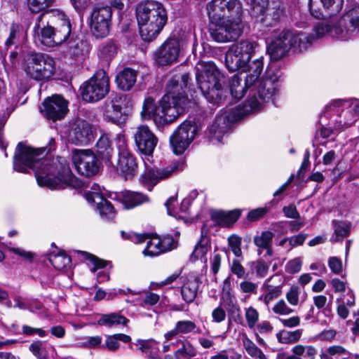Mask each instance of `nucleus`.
Masks as SVG:
<instances>
[{"instance_id": "1", "label": "nucleus", "mask_w": 359, "mask_h": 359, "mask_svg": "<svg viewBox=\"0 0 359 359\" xmlns=\"http://www.w3.org/2000/svg\"><path fill=\"white\" fill-rule=\"evenodd\" d=\"M45 148L34 149L19 142L13 156V169L26 173L32 169L40 187L64 189L82 187V182L72 172L64 157H43Z\"/></svg>"}, {"instance_id": "2", "label": "nucleus", "mask_w": 359, "mask_h": 359, "mask_svg": "<svg viewBox=\"0 0 359 359\" xmlns=\"http://www.w3.org/2000/svg\"><path fill=\"white\" fill-rule=\"evenodd\" d=\"M188 74H174L168 81L166 93L160 104L149 97L144 100L141 115L144 119L152 118L156 126L160 130L165 125L173 122L189 102L185 95L184 87H187Z\"/></svg>"}, {"instance_id": "3", "label": "nucleus", "mask_w": 359, "mask_h": 359, "mask_svg": "<svg viewBox=\"0 0 359 359\" xmlns=\"http://www.w3.org/2000/svg\"><path fill=\"white\" fill-rule=\"evenodd\" d=\"M135 15L142 40L152 41L160 34L168 21L163 4L158 1L147 0L139 3Z\"/></svg>"}, {"instance_id": "4", "label": "nucleus", "mask_w": 359, "mask_h": 359, "mask_svg": "<svg viewBox=\"0 0 359 359\" xmlns=\"http://www.w3.org/2000/svg\"><path fill=\"white\" fill-rule=\"evenodd\" d=\"M313 39L307 33L295 29L276 30L267 45V52L272 60H278L290 50L301 53L307 50Z\"/></svg>"}, {"instance_id": "5", "label": "nucleus", "mask_w": 359, "mask_h": 359, "mask_svg": "<svg viewBox=\"0 0 359 359\" xmlns=\"http://www.w3.org/2000/svg\"><path fill=\"white\" fill-rule=\"evenodd\" d=\"M198 89L208 102L219 104L224 100L226 91L221 84L222 74L212 62H198L195 67Z\"/></svg>"}, {"instance_id": "6", "label": "nucleus", "mask_w": 359, "mask_h": 359, "mask_svg": "<svg viewBox=\"0 0 359 359\" xmlns=\"http://www.w3.org/2000/svg\"><path fill=\"white\" fill-rule=\"evenodd\" d=\"M246 67L243 68L242 72H248L245 76V86L255 88L257 95L262 101L273 102V97L279 92V78L281 74L277 70V73L273 76L269 75V78L262 80L260 77L263 69V57L255 59L245 62Z\"/></svg>"}, {"instance_id": "7", "label": "nucleus", "mask_w": 359, "mask_h": 359, "mask_svg": "<svg viewBox=\"0 0 359 359\" xmlns=\"http://www.w3.org/2000/svg\"><path fill=\"white\" fill-rule=\"evenodd\" d=\"M258 105L257 100L253 97L243 109L230 108L222 111L208 128L209 141L213 144L221 142L224 135L231 130L232 124L250 114Z\"/></svg>"}, {"instance_id": "8", "label": "nucleus", "mask_w": 359, "mask_h": 359, "mask_svg": "<svg viewBox=\"0 0 359 359\" xmlns=\"http://www.w3.org/2000/svg\"><path fill=\"white\" fill-rule=\"evenodd\" d=\"M22 68L29 79L47 81L55 72V62L53 57L41 53H30L25 56Z\"/></svg>"}, {"instance_id": "9", "label": "nucleus", "mask_w": 359, "mask_h": 359, "mask_svg": "<svg viewBox=\"0 0 359 359\" xmlns=\"http://www.w3.org/2000/svg\"><path fill=\"white\" fill-rule=\"evenodd\" d=\"M81 95L86 102L103 99L109 91V79L104 71H99L80 87Z\"/></svg>"}, {"instance_id": "10", "label": "nucleus", "mask_w": 359, "mask_h": 359, "mask_svg": "<svg viewBox=\"0 0 359 359\" xmlns=\"http://www.w3.org/2000/svg\"><path fill=\"white\" fill-rule=\"evenodd\" d=\"M112 9L111 6L97 4L95 6L88 18L90 32L97 39L108 36L111 25Z\"/></svg>"}, {"instance_id": "11", "label": "nucleus", "mask_w": 359, "mask_h": 359, "mask_svg": "<svg viewBox=\"0 0 359 359\" xmlns=\"http://www.w3.org/2000/svg\"><path fill=\"white\" fill-rule=\"evenodd\" d=\"M72 160L75 168L82 175L90 177L99 173L101 160L90 149H74Z\"/></svg>"}, {"instance_id": "12", "label": "nucleus", "mask_w": 359, "mask_h": 359, "mask_svg": "<svg viewBox=\"0 0 359 359\" xmlns=\"http://www.w3.org/2000/svg\"><path fill=\"white\" fill-rule=\"evenodd\" d=\"M332 33L337 39L348 40L359 32V6L348 9L335 24Z\"/></svg>"}, {"instance_id": "13", "label": "nucleus", "mask_w": 359, "mask_h": 359, "mask_svg": "<svg viewBox=\"0 0 359 359\" xmlns=\"http://www.w3.org/2000/svg\"><path fill=\"white\" fill-rule=\"evenodd\" d=\"M198 133V126L191 121H184L174 131L170 137L173 152L182 154L189 147Z\"/></svg>"}, {"instance_id": "14", "label": "nucleus", "mask_w": 359, "mask_h": 359, "mask_svg": "<svg viewBox=\"0 0 359 359\" xmlns=\"http://www.w3.org/2000/svg\"><path fill=\"white\" fill-rule=\"evenodd\" d=\"M184 166L183 161H176L161 169L147 168L140 175L139 182L148 191H151L159 181L167 179L172 173L183 170Z\"/></svg>"}, {"instance_id": "15", "label": "nucleus", "mask_w": 359, "mask_h": 359, "mask_svg": "<svg viewBox=\"0 0 359 359\" xmlns=\"http://www.w3.org/2000/svg\"><path fill=\"white\" fill-rule=\"evenodd\" d=\"M243 24L240 18L226 20L215 27L210 28L212 39L219 43H226L236 40L243 32Z\"/></svg>"}, {"instance_id": "16", "label": "nucleus", "mask_w": 359, "mask_h": 359, "mask_svg": "<svg viewBox=\"0 0 359 359\" xmlns=\"http://www.w3.org/2000/svg\"><path fill=\"white\" fill-rule=\"evenodd\" d=\"M210 17L222 18H240L242 5L238 0H212L207 6Z\"/></svg>"}, {"instance_id": "17", "label": "nucleus", "mask_w": 359, "mask_h": 359, "mask_svg": "<svg viewBox=\"0 0 359 359\" xmlns=\"http://www.w3.org/2000/svg\"><path fill=\"white\" fill-rule=\"evenodd\" d=\"M128 100V95L112 93L102 105L103 116L105 120L116 124L125 121L123 106Z\"/></svg>"}, {"instance_id": "18", "label": "nucleus", "mask_w": 359, "mask_h": 359, "mask_svg": "<svg viewBox=\"0 0 359 359\" xmlns=\"http://www.w3.org/2000/svg\"><path fill=\"white\" fill-rule=\"evenodd\" d=\"M180 53V41L168 39L154 53V60L158 66L171 65L178 60Z\"/></svg>"}, {"instance_id": "19", "label": "nucleus", "mask_w": 359, "mask_h": 359, "mask_svg": "<svg viewBox=\"0 0 359 359\" xmlns=\"http://www.w3.org/2000/svg\"><path fill=\"white\" fill-rule=\"evenodd\" d=\"M135 144L137 151L147 156H151L158 143V138L146 125H140L133 132Z\"/></svg>"}, {"instance_id": "20", "label": "nucleus", "mask_w": 359, "mask_h": 359, "mask_svg": "<svg viewBox=\"0 0 359 359\" xmlns=\"http://www.w3.org/2000/svg\"><path fill=\"white\" fill-rule=\"evenodd\" d=\"M344 0H309L311 14L317 19L331 18L339 13Z\"/></svg>"}, {"instance_id": "21", "label": "nucleus", "mask_w": 359, "mask_h": 359, "mask_svg": "<svg viewBox=\"0 0 359 359\" xmlns=\"http://www.w3.org/2000/svg\"><path fill=\"white\" fill-rule=\"evenodd\" d=\"M96 128L86 120H78L70 132L69 137L76 145L85 146L94 141Z\"/></svg>"}, {"instance_id": "22", "label": "nucleus", "mask_w": 359, "mask_h": 359, "mask_svg": "<svg viewBox=\"0 0 359 359\" xmlns=\"http://www.w3.org/2000/svg\"><path fill=\"white\" fill-rule=\"evenodd\" d=\"M67 107L68 102L61 95H55L44 100L41 111L47 118L55 121L65 116Z\"/></svg>"}, {"instance_id": "23", "label": "nucleus", "mask_w": 359, "mask_h": 359, "mask_svg": "<svg viewBox=\"0 0 359 359\" xmlns=\"http://www.w3.org/2000/svg\"><path fill=\"white\" fill-rule=\"evenodd\" d=\"M242 74H234L230 81H229V90L231 96L235 98L236 100H238L241 99L246 90H250L249 93V98L246 101V102L243 104V107H241L240 105L235 107L234 108H238V109H243L247 104L249 103V100L255 97L259 105L256 109H254L251 113L255 112L256 111H258L262 106V103L264 102L261 100H259V97H257V93L255 90V88H248L245 86V84L243 86L241 85V82L243 81V78L241 77Z\"/></svg>"}, {"instance_id": "24", "label": "nucleus", "mask_w": 359, "mask_h": 359, "mask_svg": "<svg viewBox=\"0 0 359 359\" xmlns=\"http://www.w3.org/2000/svg\"><path fill=\"white\" fill-rule=\"evenodd\" d=\"M117 171L126 180H131L137 173L138 165L133 154L118 157Z\"/></svg>"}, {"instance_id": "25", "label": "nucleus", "mask_w": 359, "mask_h": 359, "mask_svg": "<svg viewBox=\"0 0 359 359\" xmlns=\"http://www.w3.org/2000/svg\"><path fill=\"white\" fill-rule=\"evenodd\" d=\"M95 151L97 156L107 165H111V158L114 154V148L109 135L107 133L101 135L98 139Z\"/></svg>"}, {"instance_id": "26", "label": "nucleus", "mask_w": 359, "mask_h": 359, "mask_svg": "<svg viewBox=\"0 0 359 359\" xmlns=\"http://www.w3.org/2000/svg\"><path fill=\"white\" fill-rule=\"evenodd\" d=\"M284 8L280 0H269L264 17H262V23L265 26L276 25L283 15Z\"/></svg>"}, {"instance_id": "27", "label": "nucleus", "mask_w": 359, "mask_h": 359, "mask_svg": "<svg viewBox=\"0 0 359 359\" xmlns=\"http://www.w3.org/2000/svg\"><path fill=\"white\" fill-rule=\"evenodd\" d=\"M292 354L288 355L285 352L277 354L276 359H315L317 350L313 346H303L298 344L292 348Z\"/></svg>"}, {"instance_id": "28", "label": "nucleus", "mask_w": 359, "mask_h": 359, "mask_svg": "<svg viewBox=\"0 0 359 359\" xmlns=\"http://www.w3.org/2000/svg\"><path fill=\"white\" fill-rule=\"evenodd\" d=\"M258 44L257 42L250 40H241V41L231 45L230 47L235 53L240 57V58L245 63L249 62L252 55L255 54Z\"/></svg>"}, {"instance_id": "29", "label": "nucleus", "mask_w": 359, "mask_h": 359, "mask_svg": "<svg viewBox=\"0 0 359 359\" xmlns=\"http://www.w3.org/2000/svg\"><path fill=\"white\" fill-rule=\"evenodd\" d=\"M118 197L126 209L133 208L149 202L147 195L138 191H124L120 193Z\"/></svg>"}, {"instance_id": "30", "label": "nucleus", "mask_w": 359, "mask_h": 359, "mask_svg": "<svg viewBox=\"0 0 359 359\" xmlns=\"http://www.w3.org/2000/svg\"><path fill=\"white\" fill-rule=\"evenodd\" d=\"M190 333H201V330L194 321L184 320L176 323L175 327L164 334L166 341H170L179 334H187Z\"/></svg>"}, {"instance_id": "31", "label": "nucleus", "mask_w": 359, "mask_h": 359, "mask_svg": "<svg viewBox=\"0 0 359 359\" xmlns=\"http://www.w3.org/2000/svg\"><path fill=\"white\" fill-rule=\"evenodd\" d=\"M137 76V71L126 67L116 74L115 82L119 89L123 91H128L136 83Z\"/></svg>"}, {"instance_id": "32", "label": "nucleus", "mask_w": 359, "mask_h": 359, "mask_svg": "<svg viewBox=\"0 0 359 359\" xmlns=\"http://www.w3.org/2000/svg\"><path fill=\"white\" fill-rule=\"evenodd\" d=\"M333 107H346V110L342 111V114L345 117L347 114H351L352 118L351 120H344L343 125L345 128H348L352 125L353 122L356 121V117L359 116V101L358 100H338L333 102Z\"/></svg>"}, {"instance_id": "33", "label": "nucleus", "mask_w": 359, "mask_h": 359, "mask_svg": "<svg viewBox=\"0 0 359 359\" xmlns=\"http://www.w3.org/2000/svg\"><path fill=\"white\" fill-rule=\"evenodd\" d=\"M73 39L72 33V25L69 18L65 14H62L60 18V23L54 28L53 39L55 46L60 45L66 41L68 39Z\"/></svg>"}, {"instance_id": "34", "label": "nucleus", "mask_w": 359, "mask_h": 359, "mask_svg": "<svg viewBox=\"0 0 359 359\" xmlns=\"http://www.w3.org/2000/svg\"><path fill=\"white\" fill-rule=\"evenodd\" d=\"M241 215L238 210L229 212L213 210L210 213L211 219L220 226H228L236 222Z\"/></svg>"}, {"instance_id": "35", "label": "nucleus", "mask_w": 359, "mask_h": 359, "mask_svg": "<svg viewBox=\"0 0 359 359\" xmlns=\"http://www.w3.org/2000/svg\"><path fill=\"white\" fill-rule=\"evenodd\" d=\"M129 320L120 313H110L102 314L97 320L98 325L108 327H116L118 325L126 326Z\"/></svg>"}, {"instance_id": "36", "label": "nucleus", "mask_w": 359, "mask_h": 359, "mask_svg": "<svg viewBox=\"0 0 359 359\" xmlns=\"http://www.w3.org/2000/svg\"><path fill=\"white\" fill-rule=\"evenodd\" d=\"M273 278V276L266 280L263 285V287L265 289V294L259 296L258 298L259 300L264 302L267 306L271 301L277 299L282 294V285L273 286L269 284Z\"/></svg>"}, {"instance_id": "37", "label": "nucleus", "mask_w": 359, "mask_h": 359, "mask_svg": "<svg viewBox=\"0 0 359 359\" xmlns=\"http://www.w3.org/2000/svg\"><path fill=\"white\" fill-rule=\"evenodd\" d=\"M117 54V46L112 40H107L102 43L97 50L99 58L109 63Z\"/></svg>"}, {"instance_id": "38", "label": "nucleus", "mask_w": 359, "mask_h": 359, "mask_svg": "<svg viewBox=\"0 0 359 359\" xmlns=\"http://www.w3.org/2000/svg\"><path fill=\"white\" fill-rule=\"evenodd\" d=\"M199 282L196 278L188 280L181 288V294L182 299L188 304L191 303L196 299Z\"/></svg>"}, {"instance_id": "39", "label": "nucleus", "mask_w": 359, "mask_h": 359, "mask_svg": "<svg viewBox=\"0 0 359 359\" xmlns=\"http://www.w3.org/2000/svg\"><path fill=\"white\" fill-rule=\"evenodd\" d=\"M334 232L330 238L332 243L342 241L350 234V225L343 221H332Z\"/></svg>"}, {"instance_id": "40", "label": "nucleus", "mask_w": 359, "mask_h": 359, "mask_svg": "<svg viewBox=\"0 0 359 359\" xmlns=\"http://www.w3.org/2000/svg\"><path fill=\"white\" fill-rule=\"evenodd\" d=\"M269 0H250L248 1L249 13L257 20L262 22V17H264Z\"/></svg>"}, {"instance_id": "41", "label": "nucleus", "mask_w": 359, "mask_h": 359, "mask_svg": "<svg viewBox=\"0 0 359 359\" xmlns=\"http://www.w3.org/2000/svg\"><path fill=\"white\" fill-rule=\"evenodd\" d=\"M209 245V240L203 233V228L201 230V236L200 240L196 244L194 251L190 255V261L196 262L198 259H201L205 256L208 252Z\"/></svg>"}, {"instance_id": "42", "label": "nucleus", "mask_w": 359, "mask_h": 359, "mask_svg": "<svg viewBox=\"0 0 359 359\" xmlns=\"http://www.w3.org/2000/svg\"><path fill=\"white\" fill-rule=\"evenodd\" d=\"M225 65L228 70L231 72L237 70H243L246 67L245 63L240 58L236 53L230 47L225 55Z\"/></svg>"}, {"instance_id": "43", "label": "nucleus", "mask_w": 359, "mask_h": 359, "mask_svg": "<svg viewBox=\"0 0 359 359\" xmlns=\"http://www.w3.org/2000/svg\"><path fill=\"white\" fill-rule=\"evenodd\" d=\"M119 341H122L123 343H130L131 337L129 335L123 333L107 335L105 340V344L102 345V347H106L111 351H115L120 347Z\"/></svg>"}, {"instance_id": "44", "label": "nucleus", "mask_w": 359, "mask_h": 359, "mask_svg": "<svg viewBox=\"0 0 359 359\" xmlns=\"http://www.w3.org/2000/svg\"><path fill=\"white\" fill-rule=\"evenodd\" d=\"M351 353L341 346H332L328 347L320 355V359H348Z\"/></svg>"}, {"instance_id": "45", "label": "nucleus", "mask_w": 359, "mask_h": 359, "mask_svg": "<svg viewBox=\"0 0 359 359\" xmlns=\"http://www.w3.org/2000/svg\"><path fill=\"white\" fill-rule=\"evenodd\" d=\"M48 261L57 270H62L70 265L72 259L65 252H51L48 257Z\"/></svg>"}, {"instance_id": "46", "label": "nucleus", "mask_w": 359, "mask_h": 359, "mask_svg": "<svg viewBox=\"0 0 359 359\" xmlns=\"http://www.w3.org/2000/svg\"><path fill=\"white\" fill-rule=\"evenodd\" d=\"M302 332V329H298L294 331L281 330L276 334V338L281 344L295 343L299 340Z\"/></svg>"}, {"instance_id": "47", "label": "nucleus", "mask_w": 359, "mask_h": 359, "mask_svg": "<svg viewBox=\"0 0 359 359\" xmlns=\"http://www.w3.org/2000/svg\"><path fill=\"white\" fill-rule=\"evenodd\" d=\"M96 208L102 219L105 220H111L115 215V212L111 203L106 198H103V201L97 202Z\"/></svg>"}, {"instance_id": "48", "label": "nucleus", "mask_w": 359, "mask_h": 359, "mask_svg": "<svg viewBox=\"0 0 359 359\" xmlns=\"http://www.w3.org/2000/svg\"><path fill=\"white\" fill-rule=\"evenodd\" d=\"M335 27V25H330L326 22H319L313 27L314 34H309L313 37V41L316 39L323 36L325 34H329L332 37L337 39V36L333 34L332 29Z\"/></svg>"}, {"instance_id": "49", "label": "nucleus", "mask_w": 359, "mask_h": 359, "mask_svg": "<svg viewBox=\"0 0 359 359\" xmlns=\"http://www.w3.org/2000/svg\"><path fill=\"white\" fill-rule=\"evenodd\" d=\"M243 342L245 350L250 356L257 359H267L263 351L252 340L246 338Z\"/></svg>"}, {"instance_id": "50", "label": "nucleus", "mask_w": 359, "mask_h": 359, "mask_svg": "<svg viewBox=\"0 0 359 359\" xmlns=\"http://www.w3.org/2000/svg\"><path fill=\"white\" fill-rule=\"evenodd\" d=\"M54 27L47 25L41 29V34L39 35V39L44 46L47 47H54L55 41L53 39Z\"/></svg>"}, {"instance_id": "51", "label": "nucleus", "mask_w": 359, "mask_h": 359, "mask_svg": "<svg viewBox=\"0 0 359 359\" xmlns=\"http://www.w3.org/2000/svg\"><path fill=\"white\" fill-rule=\"evenodd\" d=\"M84 196L90 203H100V201H103V198H104L102 193L101 187L97 184H93L90 190L85 192Z\"/></svg>"}, {"instance_id": "52", "label": "nucleus", "mask_w": 359, "mask_h": 359, "mask_svg": "<svg viewBox=\"0 0 359 359\" xmlns=\"http://www.w3.org/2000/svg\"><path fill=\"white\" fill-rule=\"evenodd\" d=\"M273 238V233L269 231H263L260 236H257L254 238V243L259 248L258 253L259 255L261 254L260 249L269 248V245L271 244Z\"/></svg>"}, {"instance_id": "53", "label": "nucleus", "mask_w": 359, "mask_h": 359, "mask_svg": "<svg viewBox=\"0 0 359 359\" xmlns=\"http://www.w3.org/2000/svg\"><path fill=\"white\" fill-rule=\"evenodd\" d=\"M162 252L161 242L158 238L150 239L147 243L145 249L143 251V254L145 256H158Z\"/></svg>"}, {"instance_id": "54", "label": "nucleus", "mask_w": 359, "mask_h": 359, "mask_svg": "<svg viewBox=\"0 0 359 359\" xmlns=\"http://www.w3.org/2000/svg\"><path fill=\"white\" fill-rule=\"evenodd\" d=\"M242 239L236 234H232L228 238V245L233 254L238 258L243 259L241 250Z\"/></svg>"}, {"instance_id": "55", "label": "nucleus", "mask_w": 359, "mask_h": 359, "mask_svg": "<svg viewBox=\"0 0 359 359\" xmlns=\"http://www.w3.org/2000/svg\"><path fill=\"white\" fill-rule=\"evenodd\" d=\"M55 0H27V6L32 13H39L50 6Z\"/></svg>"}, {"instance_id": "56", "label": "nucleus", "mask_w": 359, "mask_h": 359, "mask_svg": "<svg viewBox=\"0 0 359 359\" xmlns=\"http://www.w3.org/2000/svg\"><path fill=\"white\" fill-rule=\"evenodd\" d=\"M83 258L89 262L88 264L91 266L90 270L93 272L96 271L99 269L106 267L107 262L104 260L100 259L98 257L89 254L86 252H81Z\"/></svg>"}, {"instance_id": "57", "label": "nucleus", "mask_w": 359, "mask_h": 359, "mask_svg": "<svg viewBox=\"0 0 359 359\" xmlns=\"http://www.w3.org/2000/svg\"><path fill=\"white\" fill-rule=\"evenodd\" d=\"M241 258L233 259L230 264L231 272L236 275L238 278H246L248 273L245 272V268L241 264Z\"/></svg>"}, {"instance_id": "58", "label": "nucleus", "mask_w": 359, "mask_h": 359, "mask_svg": "<svg viewBox=\"0 0 359 359\" xmlns=\"http://www.w3.org/2000/svg\"><path fill=\"white\" fill-rule=\"evenodd\" d=\"M115 140L118 152V157L132 154V152L128 149L126 137L123 135L118 134Z\"/></svg>"}, {"instance_id": "59", "label": "nucleus", "mask_w": 359, "mask_h": 359, "mask_svg": "<svg viewBox=\"0 0 359 359\" xmlns=\"http://www.w3.org/2000/svg\"><path fill=\"white\" fill-rule=\"evenodd\" d=\"M121 234L122 238L129 240L135 244L144 243L147 239L149 238L148 234L146 233L137 234L133 232L126 233L123 231H121Z\"/></svg>"}, {"instance_id": "60", "label": "nucleus", "mask_w": 359, "mask_h": 359, "mask_svg": "<svg viewBox=\"0 0 359 359\" xmlns=\"http://www.w3.org/2000/svg\"><path fill=\"white\" fill-rule=\"evenodd\" d=\"M345 126L343 125V121L342 120H339V124L335 126L334 127V129H332L331 128L328 127H324V126H322V128H320V136L323 137V138H329V137H332V135L335 136L337 135V133L340 131V130Z\"/></svg>"}, {"instance_id": "61", "label": "nucleus", "mask_w": 359, "mask_h": 359, "mask_svg": "<svg viewBox=\"0 0 359 359\" xmlns=\"http://www.w3.org/2000/svg\"><path fill=\"white\" fill-rule=\"evenodd\" d=\"M19 38V27L16 25H12L10 28L9 36L5 42L7 48L11 46L16 45Z\"/></svg>"}, {"instance_id": "62", "label": "nucleus", "mask_w": 359, "mask_h": 359, "mask_svg": "<svg viewBox=\"0 0 359 359\" xmlns=\"http://www.w3.org/2000/svg\"><path fill=\"white\" fill-rule=\"evenodd\" d=\"M272 311L276 314L285 316L289 315L293 312L283 299L279 300L272 308Z\"/></svg>"}, {"instance_id": "63", "label": "nucleus", "mask_w": 359, "mask_h": 359, "mask_svg": "<svg viewBox=\"0 0 359 359\" xmlns=\"http://www.w3.org/2000/svg\"><path fill=\"white\" fill-rule=\"evenodd\" d=\"M245 318L248 327L250 328H252L256 325L259 320V313L253 307H250L248 309H246Z\"/></svg>"}, {"instance_id": "64", "label": "nucleus", "mask_w": 359, "mask_h": 359, "mask_svg": "<svg viewBox=\"0 0 359 359\" xmlns=\"http://www.w3.org/2000/svg\"><path fill=\"white\" fill-rule=\"evenodd\" d=\"M159 241L161 242L163 253L177 247V243L171 236H165L162 238H159Z\"/></svg>"}]
</instances>
